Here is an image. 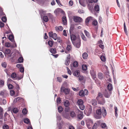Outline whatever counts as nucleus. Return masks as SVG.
<instances>
[{
    "instance_id": "nucleus-1",
    "label": "nucleus",
    "mask_w": 129,
    "mask_h": 129,
    "mask_svg": "<svg viewBox=\"0 0 129 129\" xmlns=\"http://www.w3.org/2000/svg\"><path fill=\"white\" fill-rule=\"evenodd\" d=\"M102 113H103V117H105L107 114L106 109L103 107L102 109L101 108H99L96 109V114L95 115V118L97 119L101 118L102 117Z\"/></svg>"
},
{
    "instance_id": "nucleus-2",
    "label": "nucleus",
    "mask_w": 129,
    "mask_h": 129,
    "mask_svg": "<svg viewBox=\"0 0 129 129\" xmlns=\"http://www.w3.org/2000/svg\"><path fill=\"white\" fill-rule=\"evenodd\" d=\"M96 99L98 100V103L100 104H103L105 103V100L103 99V94L100 92H99Z\"/></svg>"
},
{
    "instance_id": "nucleus-3",
    "label": "nucleus",
    "mask_w": 129,
    "mask_h": 129,
    "mask_svg": "<svg viewBox=\"0 0 129 129\" xmlns=\"http://www.w3.org/2000/svg\"><path fill=\"white\" fill-rule=\"evenodd\" d=\"M74 45L77 48H79L81 45V40L80 39H78L76 41L72 42Z\"/></svg>"
},
{
    "instance_id": "nucleus-4",
    "label": "nucleus",
    "mask_w": 129,
    "mask_h": 129,
    "mask_svg": "<svg viewBox=\"0 0 129 129\" xmlns=\"http://www.w3.org/2000/svg\"><path fill=\"white\" fill-rule=\"evenodd\" d=\"M49 36L50 37H51L56 40L57 39V35L55 33H53L52 32H50L49 33Z\"/></svg>"
},
{
    "instance_id": "nucleus-5",
    "label": "nucleus",
    "mask_w": 129,
    "mask_h": 129,
    "mask_svg": "<svg viewBox=\"0 0 129 129\" xmlns=\"http://www.w3.org/2000/svg\"><path fill=\"white\" fill-rule=\"evenodd\" d=\"M92 109L91 106H89L86 110L84 111V112L88 116L91 113Z\"/></svg>"
},
{
    "instance_id": "nucleus-6",
    "label": "nucleus",
    "mask_w": 129,
    "mask_h": 129,
    "mask_svg": "<svg viewBox=\"0 0 129 129\" xmlns=\"http://www.w3.org/2000/svg\"><path fill=\"white\" fill-rule=\"evenodd\" d=\"M0 95L4 97H6L8 95V92L5 90H2L0 92Z\"/></svg>"
},
{
    "instance_id": "nucleus-7",
    "label": "nucleus",
    "mask_w": 129,
    "mask_h": 129,
    "mask_svg": "<svg viewBox=\"0 0 129 129\" xmlns=\"http://www.w3.org/2000/svg\"><path fill=\"white\" fill-rule=\"evenodd\" d=\"M111 93V91L106 90H105L103 94H104V95L105 97L109 98L110 96Z\"/></svg>"
},
{
    "instance_id": "nucleus-8",
    "label": "nucleus",
    "mask_w": 129,
    "mask_h": 129,
    "mask_svg": "<svg viewBox=\"0 0 129 129\" xmlns=\"http://www.w3.org/2000/svg\"><path fill=\"white\" fill-rule=\"evenodd\" d=\"M73 20L75 22H82V19L79 17L75 16L74 17Z\"/></svg>"
},
{
    "instance_id": "nucleus-9",
    "label": "nucleus",
    "mask_w": 129,
    "mask_h": 129,
    "mask_svg": "<svg viewBox=\"0 0 129 129\" xmlns=\"http://www.w3.org/2000/svg\"><path fill=\"white\" fill-rule=\"evenodd\" d=\"M60 90L61 91L64 92L66 94H68L69 93L70 90L69 89L67 88H65L63 87H62L61 88Z\"/></svg>"
},
{
    "instance_id": "nucleus-10",
    "label": "nucleus",
    "mask_w": 129,
    "mask_h": 129,
    "mask_svg": "<svg viewBox=\"0 0 129 129\" xmlns=\"http://www.w3.org/2000/svg\"><path fill=\"white\" fill-rule=\"evenodd\" d=\"M70 37L72 42L76 41L78 39H80L79 37L76 38V36L74 35H70Z\"/></svg>"
},
{
    "instance_id": "nucleus-11",
    "label": "nucleus",
    "mask_w": 129,
    "mask_h": 129,
    "mask_svg": "<svg viewBox=\"0 0 129 129\" xmlns=\"http://www.w3.org/2000/svg\"><path fill=\"white\" fill-rule=\"evenodd\" d=\"M70 58V55L69 54L68 56H67L66 59V60L65 61V64L66 65L68 66L69 64Z\"/></svg>"
},
{
    "instance_id": "nucleus-12",
    "label": "nucleus",
    "mask_w": 129,
    "mask_h": 129,
    "mask_svg": "<svg viewBox=\"0 0 129 129\" xmlns=\"http://www.w3.org/2000/svg\"><path fill=\"white\" fill-rule=\"evenodd\" d=\"M93 18L92 17H88L86 19L85 21V23L86 24H88L89 22L93 20Z\"/></svg>"
},
{
    "instance_id": "nucleus-13",
    "label": "nucleus",
    "mask_w": 129,
    "mask_h": 129,
    "mask_svg": "<svg viewBox=\"0 0 129 129\" xmlns=\"http://www.w3.org/2000/svg\"><path fill=\"white\" fill-rule=\"evenodd\" d=\"M80 113L78 115V120H81L83 118V114L82 111L79 110Z\"/></svg>"
},
{
    "instance_id": "nucleus-14",
    "label": "nucleus",
    "mask_w": 129,
    "mask_h": 129,
    "mask_svg": "<svg viewBox=\"0 0 129 129\" xmlns=\"http://www.w3.org/2000/svg\"><path fill=\"white\" fill-rule=\"evenodd\" d=\"M73 75L74 76L76 77L79 76L80 75V71L79 70H76L75 71V72L73 73Z\"/></svg>"
},
{
    "instance_id": "nucleus-15",
    "label": "nucleus",
    "mask_w": 129,
    "mask_h": 129,
    "mask_svg": "<svg viewBox=\"0 0 129 129\" xmlns=\"http://www.w3.org/2000/svg\"><path fill=\"white\" fill-rule=\"evenodd\" d=\"M11 51L10 50L7 49H6L5 52H4V54L5 56H7L8 55H10Z\"/></svg>"
},
{
    "instance_id": "nucleus-16",
    "label": "nucleus",
    "mask_w": 129,
    "mask_h": 129,
    "mask_svg": "<svg viewBox=\"0 0 129 129\" xmlns=\"http://www.w3.org/2000/svg\"><path fill=\"white\" fill-rule=\"evenodd\" d=\"M61 11H63L60 9L58 8L56 9L54 11V12L55 14H56V15H57L59 14V13L60 12H61Z\"/></svg>"
},
{
    "instance_id": "nucleus-17",
    "label": "nucleus",
    "mask_w": 129,
    "mask_h": 129,
    "mask_svg": "<svg viewBox=\"0 0 129 129\" xmlns=\"http://www.w3.org/2000/svg\"><path fill=\"white\" fill-rule=\"evenodd\" d=\"M62 116L68 119L69 118V114L66 112L62 113Z\"/></svg>"
},
{
    "instance_id": "nucleus-18",
    "label": "nucleus",
    "mask_w": 129,
    "mask_h": 129,
    "mask_svg": "<svg viewBox=\"0 0 129 129\" xmlns=\"http://www.w3.org/2000/svg\"><path fill=\"white\" fill-rule=\"evenodd\" d=\"M9 39L11 42H15L14 40V36L13 35H10L9 36Z\"/></svg>"
},
{
    "instance_id": "nucleus-19",
    "label": "nucleus",
    "mask_w": 129,
    "mask_h": 129,
    "mask_svg": "<svg viewBox=\"0 0 129 129\" xmlns=\"http://www.w3.org/2000/svg\"><path fill=\"white\" fill-rule=\"evenodd\" d=\"M55 29L57 31H61L63 30V28L61 26H58L56 27Z\"/></svg>"
},
{
    "instance_id": "nucleus-20",
    "label": "nucleus",
    "mask_w": 129,
    "mask_h": 129,
    "mask_svg": "<svg viewBox=\"0 0 129 129\" xmlns=\"http://www.w3.org/2000/svg\"><path fill=\"white\" fill-rule=\"evenodd\" d=\"M108 89V90L110 91L112 90L113 89V87L112 84L110 83H109L107 85V86Z\"/></svg>"
},
{
    "instance_id": "nucleus-21",
    "label": "nucleus",
    "mask_w": 129,
    "mask_h": 129,
    "mask_svg": "<svg viewBox=\"0 0 129 129\" xmlns=\"http://www.w3.org/2000/svg\"><path fill=\"white\" fill-rule=\"evenodd\" d=\"M79 4H80V5L84 7L86 6V4L84 0H80L79 1Z\"/></svg>"
},
{
    "instance_id": "nucleus-22",
    "label": "nucleus",
    "mask_w": 129,
    "mask_h": 129,
    "mask_svg": "<svg viewBox=\"0 0 129 129\" xmlns=\"http://www.w3.org/2000/svg\"><path fill=\"white\" fill-rule=\"evenodd\" d=\"M90 74L91 75L92 78H93V79L95 80V79L96 77L95 72L93 71H92L91 72Z\"/></svg>"
},
{
    "instance_id": "nucleus-23",
    "label": "nucleus",
    "mask_w": 129,
    "mask_h": 129,
    "mask_svg": "<svg viewBox=\"0 0 129 129\" xmlns=\"http://www.w3.org/2000/svg\"><path fill=\"white\" fill-rule=\"evenodd\" d=\"M70 105V103L68 100H66L65 101L64 103V105L66 107H68Z\"/></svg>"
},
{
    "instance_id": "nucleus-24",
    "label": "nucleus",
    "mask_w": 129,
    "mask_h": 129,
    "mask_svg": "<svg viewBox=\"0 0 129 129\" xmlns=\"http://www.w3.org/2000/svg\"><path fill=\"white\" fill-rule=\"evenodd\" d=\"M62 21L64 25H66L67 23V18L66 17L63 16L62 18Z\"/></svg>"
},
{
    "instance_id": "nucleus-25",
    "label": "nucleus",
    "mask_w": 129,
    "mask_h": 129,
    "mask_svg": "<svg viewBox=\"0 0 129 129\" xmlns=\"http://www.w3.org/2000/svg\"><path fill=\"white\" fill-rule=\"evenodd\" d=\"M23 101V98L20 97H18L15 99V100H14V101L16 102L18 101L20 102L21 101Z\"/></svg>"
},
{
    "instance_id": "nucleus-26",
    "label": "nucleus",
    "mask_w": 129,
    "mask_h": 129,
    "mask_svg": "<svg viewBox=\"0 0 129 129\" xmlns=\"http://www.w3.org/2000/svg\"><path fill=\"white\" fill-rule=\"evenodd\" d=\"M77 104L78 105H82L83 104V101L82 100L79 99L77 101Z\"/></svg>"
},
{
    "instance_id": "nucleus-27",
    "label": "nucleus",
    "mask_w": 129,
    "mask_h": 129,
    "mask_svg": "<svg viewBox=\"0 0 129 129\" xmlns=\"http://www.w3.org/2000/svg\"><path fill=\"white\" fill-rule=\"evenodd\" d=\"M82 57L84 59H86L88 57L87 53L86 52H84L82 54Z\"/></svg>"
},
{
    "instance_id": "nucleus-28",
    "label": "nucleus",
    "mask_w": 129,
    "mask_h": 129,
    "mask_svg": "<svg viewBox=\"0 0 129 129\" xmlns=\"http://www.w3.org/2000/svg\"><path fill=\"white\" fill-rule=\"evenodd\" d=\"M70 115L72 118L75 117L76 116V114L75 112L73 111H71L70 113Z\"/></svg>"
},
{
    "instance_id": "nucleus-29",
    "label": "nucleus",
    "mask_w": 129,
    "mask_h": 129,
    "mask_svg": "<svg viewBox=\"0 0 129 129\" xmlns=\"http://www.w3.org/2000/svg\"><path fill=\"white\" fill-rule=\"evenodd\" d=\"M50 51L51 53L53 54H56V49L55 48L51 49L50 50Z\"/></svg>"
},
{
    "instance_id": "nucleus-30",
    "label": "nucleus",
    "mask_w": 129,
    "mask_h": 129,
    "mask_svg": "<svg viewBox=\"0 0 129 129\" xmlns=\"http://www.w3.org/2000/svg\"><path fill=\"white\" fill-rule=\"evenodd\" d=\"M88 8L89 10H91L93 8V5L91 4V3H89V4H88Z\"/></svg>"
},
{
    "instance_id": "nucleus-31",
    "label": "nucleus",
    "mask_w": 129,
    "mask_h": 129,
    "mask_svg": "<svg viewBox=\"0 0 129 129\" xmlns=\"http://www.w3.org/2000/svg\"><path fill=\"white\" fill-rule=\"evenodd\" d=\"M91 103L92 105L93 106H95L97 104V101L96 100H92L91 101Z\"/></svg>"
},
{
    "instance_id": "nucleus-32",
    "label": "nucleus",
    "mask_w": 129,
    "mask_h": 129,
    "mask_svg": "<svg viewBox=\"0 0 129 129\" xmlns=\"http://www.w3.org/2000/svg\"><path fill=\"white\" fill-rule=\"evenodd\" d=\"M58 110L59 113L61 112L63 110V108H62V106H59L58 107Z\"/></svg>"
},
{
    "instance_id": "nucleus-33",
    "label": "nucleus",
    "mask_w": 129,
    "mask_h": 129,
    "mask_svg": "<svg viewBox=\"0 0 129 129\" xmlns=\"http://www.w3.org/2000/svg\"><path fill=\"white\" fill-rule=\"evenodd\" d=\"M84 32L86 36L89 38H90V35H89V33L87 31L85 30H84Z\"/></svg>"
},
{
    "instance_id": "nucleus-34",
    "label": "nucleus",
    "mask_w": 129,
    "mask_h": 129,
    "mask_svg": "<svg viewBox=\"0 0 129 129\" xmlns=\"http://www.w3.org/2000/svg\"><path fill=\"white\" fill-rule=\"evenodd\" d=\"M53 44L54 42L53 41L49 40L48 42V44L50 47H52Z\"/></svg>"
},
{
    "instance_id": "nucleus-35",
    "label": "nucleus",
    "mask_w": 129,
    "mask_h": 129,
    "mask_svg": "<svg viewBox=\"0 0 129 129\" xmlns=\"http://www.w3.org/2000/svg\"><path fill=\"white\" fill-rule=\"evenodd\" d=\"M43 20L45 22H48V17L46 16H44L43 17Z\"/></svg>"
},
{
    "instance_id": "nucleus-36",
    "label": "nucleus",
    "mask_w": 129,
    "mask_h": 129,
    "mask_svg": "<svg viewBox=\"0 0 129 129\" xmlns=\"http://www.w3.org/2000/svg\"><path fill=\"white\" fill-rule=\"evenodd\" d=\"M81 38H82L83 40L84 41H86V39L83 34H81Z\"/></svg>"
},
{
    "instance_id": "nucleus-37",
    "label": "nucleus",
    "mask_w": 129,
    "mask_h": 129,
    "mask_svg": "<svg viewBox=\"0 0 129 129\" xmlns=\"http://www.w3.org/2000/svg\"><path fill=\"white\" fill-rule=\"evenodd\" d=\"M98 77L100 79H103V74L101 73H98Z\"/></svg>"
},
{
    "instance_id": "nucleus-38",
    "label": "nucleus",
    "mask_w": 129,
    "mask_h": 129,
    "mask_svg": "<svg viewBox=\"0 0 129 129\" xmlns=\"http://www.w3.org/2000/svg\"><path fill=\"white\" fill-rule=\"evenodd\" d=\"M79 95L81 96H83L85 95L84 92H83V91L82 90H80L79 92Z\"/></svg>"
},
{
    "instance_id": "nucleus-39",
    "label": "nucleus",
    "mask_w": 129,
    "mask_h": 129,
    "mask_svg": "<svg viewBox=\"0 0 129 129\" xmlns=\"http://www.w3.org/2000/svg\"><path fill=\"white\" fill-rule=\"evenodd\" d=\"M78 106H79V107L80 109L81 110H84L85 109V107L84 105H80Z\"/></svg>"
},
{
    "instance_id": "nucleus-40",
    "label": "nucleus",
    "mask_w": 129,
    "mask_h": 129,
    "mask_svg": "<svg viewBox=\"0 0 129 129\" xmlns=\"http://www.w3.org/2000/svg\"><path fill=\"white\" fill-rule=\"evenodd\" d=\"M123 26H124V30L125 33V34H126V35H128V33H127L126 27L125 25V22H124V23Z\"/></svg>"
},
{
    "instance_id": "nucleus-41",
    "label": "nucleus",
    "mask_w": 129,
    "mask_h": 129,
    "mask_svg": "<svg viewBox=\"0 0 129 129\" xmlns=\"http://www.w3.org/2000/svg\"><path fill=\"white\" fill-rule=\"evenodd\" d=\"M23 58L22 57H20L18 59V61L19 63L22 62H23Z\"/></svg>"
},
{
    "instance_id": "nucleus-42",
    "label": "nucleus",
    "mask_w": 129,
    "mask_h": 129,
    "mask_svg": "<svg viewBox=\"0 0 129 129\" xmlns=\"http://www.w3.org/2000/svg\"><path fill=\"white\" fill-rule=\"evenodd\" d=\"M82 70L84 71H86L87 69V66L85 64H83L82 66Z\"/></svg>"
},
{
    "instance_id": "nucleus-43",
    "label": "nucleus",
    "mask_w": 129,
    "mask_h": 129,
    "mask_svg": "<svg viewBox=\"0 0 129 129\" xmlns=\"http://www.w3.org/2000/svg\"><path fill=\"white\" fill-rule=\"evenodd\" d=\"M98 24V22L96 20H95L92 22V24L94 26H96Z\"/></svg>"
},
{
    "instance_id": "nucleus-44",
    "label": "nucleus",
    "mask_w": 129,
    "mask_h": 129,
    "mask_svg": "<svg viewBox=\"0 0 129 129\" xmlns=\"http://www.w3.org/2000/svg\"><path fill=\"white\" fill-rule=\"evenodd\" d=\"M101 126L102 128H104L106 127V125L105 123H102L101 124Z\"/></svg>"
},
{
    "instance_id": "nucleus-45",
    "label": "nucleus",
    "mask_w": 129,
    "mask_h": 129,
    "mask_svg": "<svg viewBox=\"0 0 129 129\" xmlns=\"http://www.w3.org/2000/svg\"><path fill=\"white\" fill-rule=\"evenodd\" d=\"M16 77V73H12L11 75V77L13 79L15 78Z\"/></svg>"
},
{
    "instance_id": "nucleus-46",
    "label": "nucleus",
    "mask_w": 129,
    "mask_h": 129,
    "mask_svg": "<svg viewBox=\"0 0 129 129\" xmlns=\"http://www.w3.org/2000/svg\"><path fill=\"white\" fill-rule=\"evenodd\" d=\"M24 122L25 123L27 124H28L30 122L29 120L27 118L24 119Z\"/></svg>"
},
{
    "instance_id": "nucleus-47",
    "label": "nucleus",
    "mask_w": 129,
    "mask_h": 129,
    "mask_svg": "<svg viewBox=\"0 0 129 129\" xmlns=\"http://www.w3.org/2000/svg\"><path fill=\"white\" fill-rule=\"evenodd\" d=\"M73 66L74 67H78V63L76 61L74 62L73 63Z\"/></svg>"
},
{
    "instance_id": "nucleus-48",
    "label": "nucleus",
    "mask_w": 129,
    "mask_h": 129,
    "mask_svg": "<svg viewBox=\"0 0 129 129\" xmlns=\"http://www.w3.org/2000/svg\"><path fill=\"white\" fill-rule=\"evenodd\" d=\"M10 93L11 95L13 96L15 93V92L13 90H11L10 91Z\"/></svg>"
},
{
    "instance_id": "nucleus-49",
    "label": "nucleus",
    "mask_w": 129,
    "mask_h": 129,
    "mask_svg": "<svg viewBox=\"0 0 129 129\" xmlns=\"http://www.w3.org/2000/svg\"><path fill=\"white\" fill-rule=\"evenodd\" d=\"M98 0H88V2L90 4H91L93 3H96L97 2Z\"/></svg>"
},
{
    "instance_id": "nucleus-50",
    "label": "nucleus",
    "mask_w": 129,
    "mask_h": 129,
    "mask_svg": "<svg viewBox=\"0 0 129 129\" xmlns=\"http://www.w3.org/2000/svg\"><path fill=\"white\" fill-rule=\"evenodd\" d=\"M100 59L102 61L104 62L106 61V58L104 56H102L100 57Z\"/></svg>"
},
{
    "instance_id": "nucleus-51",
    "label": "nucleus",
    "mask_w": 129,
    "mask_h": 129,
    "mask_svg": "<svg viewBox=\"0 0 129 129\" xmlns=\"http://www.w3.org/2000/svg\"><path fill=\"white\" fill-rule=\"evenodd\" d=\"M114 109L115 110V116L116 117H117V108L115 106L114 107Z\"/></svg>"
},
{
    "instance_id": "nucleus-52",
    "label": "nucleus",
    "mask_w": 129,
    "mask_h": 129,
    "mask_svg": "<svg viewBox=\"0 0 129 129\" xmlns=\"http://www.w3.org/2000/svg\"><path fill=\"white\" fill-rule=\"evenodd\" d=\"M2 67L6 68L7 66V63L5 62H4L2 63Z\"/></svg>"
},
{
    "instance_id": "nucleus-53",
    "label": "nucleus",
    "mask_w": 129,
    "mask_h": 129,
    "mask_svg": "<svg viewBox=\"0 0 129 129\" xmlns=\"http://www.w3.org/2000/svg\"><path fill=\"white\" fill-rule=\"evenodd\" d=\"M27 110L26 109L24 108L23 110L22 113L24 114H26L27 113Z\"/></svg>"
},
{
    "instance_id": "nucleus-54",
    "label": "nucleus",
    "mask_w": 129,
    "mask_h": 129,
    "mask_svg": "<svg viewBox=\"0 0 129 129\" xmlns=\"http://www.w3.org/2000/svg\"><path fill=\"white\" fill-rule=\"evenodd\" d=\"M94 9L95 11H99V6L98 5L95 6L94 7Z\"/></svg>"
},
{
    "instance_id": "nucleus-55",
    "label": "nucleus",
    "mask_w": 129,
    "mask_h": 129,
    "mask_svg": "<svg viewBox=\"0 0 129 129\" xmlns=\"http://www.w3.org/2000/svg\"><path fill=\"white\" fill-rule=\"evenodd\" d=\"M8 87L9 89H11L13 88V86L12 84H9L8 85Z\"/></svg>"
},
{
    "instance_id": "nucleus-56",
    "label": "nucleus",
    "mask_w": 129,
    "mask_h": 129,
    "mask_svg": "<svg viewBox=\"0 0 129 129\" xmlns=\"http://www.w3.org/2000/svg\"><path fill=\"white\" fill-rule=\"evenodd\" d=\"M2 20L3 22H5L7 20V18H6V17H3L2 18Z\"/></svg>"
},
{
    "instance_id": "nucleus-57",
    "label": "nucleus",
    "mask_w": 129,
    "mask_h": 129,
    "mask_svg": "<svg viewBox=\"0 0 129 129\" xmlns=\"http://www.w3.org/2000/svg\"><path fill=\"white\" fill-rule=\"evenodd\" d=\"M13 113H16L18 112V110L16 108H15L13 109Z\"/></svg>"
},
{
    "instance_id": "nucleus-58",
    "label": "nucleus",
    "mask_w": 129,
    "mask_h": 129,
    "mask_svg": "<svg viewBox=\"0 0 129 129\" xmlns=\"http://www.w3.org/2000/svg\"><path fill=\"white\" fill-rule=\"evenodd\" d=\"M97 126V123H95L94 124L92 129H96Z\"/></svg>"
},
{
    "instance_id": "nucleus-59",
    "label": "nucleus",
    "mask_w": 129,
    "mask_h": 129,
    "mask_svg": "<svg viewBox=\"0 0 129 129\" xmlns=\"http://www.w3.org/2000/svg\"><path fill=\"white\" fill-rule=\"evenodd\" d=\"M67 71H68V73L70 75H71L72 72L70 70V69H69L68 67H67Z\"/></svg>"
},
{
    "instance_id": "nucleus-60",
    "label": "nucleus",
    "mask_w": 129,
    "mask_h": 129,
    "mask_svg": "<svg viewBox=\"0 0 129 129\" xmlns=\"http://www.w3.org/2000/svg\"><path fill=\"white\" fill-rule=\"evenodd\" d=\"M3 128V129H9V126L7 125H4Z\"/></svg>"
},
{
    "instance_id": "nucleus-61",
    "label": "nucleus",
    "mask_w": 129,
    "mask_h": 129,
    "mask_svg": "<svg viewBox=\"0 0 129 129\" xmlns=\"http://www.w3.org/2000/svg\"><path fill=\"white\" fill-rule=\"evenodd\" d=\"M61 100L60 98H57V103L59 104L60 103Z\"/></svg>"
},
{
    "instance_id": "nucleus-62",
    "label": "nucleus",
    "mask_w": 129,
    "mask_h": 129,
    "mask_svg": "<svg viewBox=\"0 0 129 129\" xmlns=\"http://www.w3.org/2000/svg\"><path fill=\"white\" fill-rule=\"evenodd\" d=\"M16 67L17 68H21V67H22V64H17L16 65Z\"/></svg>"
},
{
    "instance_id": "nucleus-63",
    "label": "nucleus",
    "mask_w": 129,
    "mask_h": 129,
    "mask_svg": "<svg viewBox=\"0 0 129 129\" xmlns=\"http://www.w3.org/2000/svg\"><path fill=\"white\" fill-rule=\"evenodd\" d=\"M88 90L87 89H85L84 90V91H83L84 93V94L86 95L88 93Z\"/></svg>"
},
{
    "instance_id": "nucleus-64",
    "label": "nucleus",
    "mask_w": 129,
    "mask_h": 129,
    "mask_svg": "<svg viewBox=\"0 0 129 129\" xmlns=\"http://www.w3.org/2000/svg\"><path fill=\"white\" fill-rule=\"evenodd\" d=\"M79 77V80L80 81H82V80H83L84 79V77L82 76H80L79 77Z\"/></svg>"
}]
</instances>
